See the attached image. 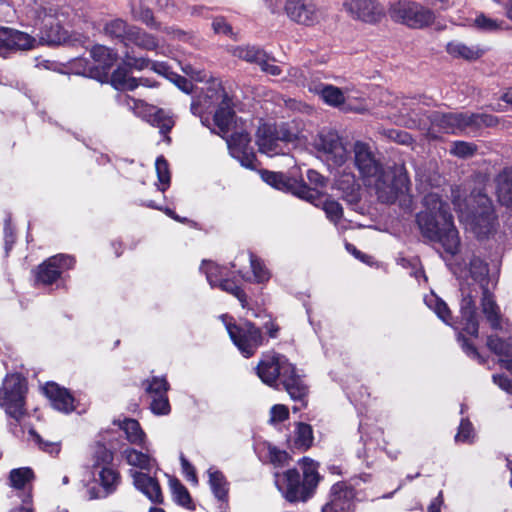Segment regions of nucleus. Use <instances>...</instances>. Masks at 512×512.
<instances>
[{"label":"nucleus","mask_w":512,"mask_h":512,"mask_svg":"<svg viewBox=\"0 0 512 512\" xmlns=\"http://www.w3.org/2000/svg\"><path fill=\"white\" fill-rule=\"evenodd\" d=\"M299 463L303 470V484L305 485L307 491L314 489L320 480L318 464L314 460L307 457L302 458Z\"/></svg>","instance_id":"40"},{"label":"nucleus","mask_w":512,"mask_h":512,"mask_svg":"<svg viewBox=\"0 0 512 512\" xmlns=\"http://www.w3.org/2000/svg\"><path fill=\"white\" fill-rule=\"evenodd\" d=\"M95 481L100 485L88 486L86 493L89 500L104 499L115 493L121 483L119 471L112 466H103L93 471Z\"/></svg>","instance_id":"19"},{"label":"nucleus","mask_w":512,"mask_h":512,"mask_svg":"<svg viewBox=\"0 0 512 512\" xmlns=\"http://www.w3.org/2000/svg\"><path fill=\"white\" fill-rule=\"evenodd\" d=\"M493 122V117L486 114L435 113L432 116V127L429 131V135L432 138H437L436 129L446 134H457L472 126H490Z\"/></svg>","instance_id":"10"},{"label":"nucleus","mask_w":512,"mask_h":512,"mask_svg":"<svg viewBox=\"0 0 512 512\" xmlns=\"http://www.w3.org/2000/svg\"><path fill=\"white\" fill-rule=\"evenodd\" d=\"M417 224L422 235L438 243L447 254L455 255L460 246L458 231L449 212L436 191L427 193L423 198V210L417 214Z\"/></svg>","instance_id":"3"},{"label":"nucleus","mask_w":512,"mask_h":512,"mask_svg":"<svg viewBox=\"0 0 512 512\" xmlns=\"http://www.w3.org/2000/svg\"><path fill=\"white\" fill-rule=\"evenodd\" d=\"M208 483L214 497L220 502H227L229 493V483L224 474L216 467H210L207 470Z\"/></svg>","instance_id":"31"},{"label":"nucleus","mask_w":512,"mask_h":512,"mask_svg":"<svg viewBox=\"0 0 512 512\" xmlns=\"http://www.w3.org/2000/svg\"><path fill=\"white\" fill-rule=\"evenodd\" d=\"M355 165L358 168L364 184L375 189L382 202H393L398 194L407 191L405 175L397 178L390 171H384L375 159L368 144L357 141L354 144Z\"/></svg>","instance_id":"4"},{"label":"nucleus","mask_w":512,"mask_h":512,"mask_svg":"<svg viewBox=\"0 0 512 512\" xmlns=\"http://www.w3.org/2000/svg\"><path fill=\"white\" fill-rule=\"evenodd\" d=\"M261 178L275 189L292 193L316 207L320 205L321 196L324 195L322 190L326 186V179L320 173L312 169L307 171V178L309 183L314 187H309L303 181L288 177L281 172L262 171Z\"/></svg>","instance_id":"7"},{"label":"nucleus","mask_w":512,"mask_h":512,"mask_svg":"<svg viewBox=\"0 0 512 512\" xmlns=\"http://www.w3.org/2000/svg\"><path fill=\"white\" fill-rule=\"evenodd\" d=\"M226 330L241 354L248 358L263 345L261 330L251 322H243L239 325L233 324L231 318L224 314L220 316Z\"/></svg>","instance_id":"11"},{"label":"nucleus","mask_w":512,"mask_h":512,"mask_svg":"<svg viewBox=\"0 0 512 512\" xmlns=\"http://www.w3.org/2000/svg\"><path fill=\"white\" fill-rule=\"evenodd\" d=\"M313 441L312 428L308 424L298 423L295 431L294 445L299 449H307Z\"/></svg>","instance_id":"48"},{"label":"nucleus","mask_w":512,"mask_h":512,"mask_svg":"<svg viewBox=\"0 0 512 512\" xmlns=\"http://www.w3.org/2000/svg\"><path fill=\"white\" fill-rule=\"evenodd\" d=\"M156 173L158 177V189L165 192L170 186V171L167 161L163 157H158L155 162Z\"/></svg>","instance_id":"51"},{"label":"nucleus","mask_w":512,"mask_h":512,"mask_svg":"<svg viewBox=\"0 0 512 512\" xmlns=\"http://www.w3.org/2000/svg\"><path fill=\"white\" fill-rule=\"evenodd\" d=\"M114 455L111 450L103 445H97L93 453V471L101 469L103 466H111Z\"/></svg>","instance_id":"52"},{"label":"nucleus","mask_w":512,"mask_h":512,"mask_svg":"<svg viewBox=\"0 0 512 512\" xmlns=\"http://www.w3.org/2000/svg\"><path fill=\"white\" fill-rule=\"evenodd\" d=\"M111 85L117 90H134L139 83L133 77L129 76L128 70L124 67H118L108 79Z\"/></svg>","instance_id":"39"},{"label":"nucleus","mask_w":512,"mask_h":512,"mask_svg":"<svg viewBox=\"0 0 512 512\" xmlns=\"http://www.w3.org/2000/svg\"><path fill=\"white\" fill-rule=\"evenodd\" d=\"M3 232H4L5 251L9 252L12 249V247L15 243V240H16L15 228L12 225L10 218H7L4 221Z\"/></svg>","instance_id":"56"},{"label":"nucleus","mask_w":512,"mask_h":512,"mask_svg":"<svg viewBox=\"0 0 512 512\" xmlns=\"http://www.w3.org/2000/svg\"><path fill=\"white\" fill-rule=\"evenodd\" d=\"M41 393L50 401L51 406L65 414L75 409L74 397L68 389L55 382H47L40 387Z\"/></svg>","instance_id":"24"},{"label":"nucleus","mask_w":512,"mask_h":512,"mask_svg":"<svg viewBox=\"0 0 512 512\" xmlns=\"http://www.w3.org/2000/svg\"><path fill=\"white\" fill-rule=\"evenodd\" d=\"M32 45L28 34L11 28H0V54L29 49Z\"/></svg>","instance_id":"26"},{"label":"nucleus","mask_w":512,"mask_h":512,"mask_svg":"<svg viewBox=\"0 0 512 512\" xmlns=\"http://www.w3.org/2000/svg\"><path fill=\"white\" fill-rule=\"evenodd\" d=\"M414 6V2L398 1L390 5L388 14L393 21L407 25Z\"/></svg>","instance_id":"45"},{"label":"nucleus","mask_w":512,"mask_h":512,"mask_svg":"<svg viewBox=\"0 0 512 512\" xmlns=\"http://www.w3.org/2000/svg\"><path fill=\"white\" fill-rule=\"evenodd\" d=\"M268 453L270 462L275 466H283L289 460V455L287 452L280 450L274 446L268 447Z\"/></svg>","instance_id":"57"},{"label":"nucleus","mask_w":512,"mask_h":512,"mask_svg":"<svg viewBox=\"0 0 512 512\" xmlns=\"http://www.w3.org/2000/svg\"><path fill=\"white\" fill-rule=\"evenodd\" d=\"M123 61L126 66L137 70H143L150 68L156 73L165 76L171 82H173L181 91L189 94L193 91L194 87L191 81L186 78L169 71V67L163 62H152L150 59L145 57H135L129 52H126L123 56Z\"/></svg>","instance_id":"16"},{"label":"nucleus","mask_w":512,"mask_h":512,"mask_svg":"<svg viewBox=\"0 0 512 512\" xmlns=\"http://www.w3.org/2000/svg\"><path fill=\"white\" fill-rule=\"evenodd\" d=\"M191 111L201 118L203 125H207L208 121L204 114L214 111L213 122L218 129L216 133L226 139L230 155L245 168H257V159L250 146L246 123L241 122L238 125L231 108V100L224 92L220 80L212 79L200 89V94L191 104Z\"/></svg>","instance_id":"2"},{"label":"nucleus","mask_w":512,"mask_h":512,"mask_svg":"<svg viewBox=\"0 0 512 512\" xmlns=\"http://www.w3.org/2000/svg\"><path fill=\"white\" fill-rule=\"evenodd\" d=\"M285 11L298 24L313 25L319 19L318 10L311 0H287Z\"/></svg>","instance_id":"25"},{"label":"nucleus","mask_w":512,"mask_h":512,"mask_svg":"<svg viewBox=\"0 0 512 512\" xmlns=\"http://www.w3.org/2000/svg\"><path fill=\"white\" fill-rule=\"evenodd\" d=\"M275 484L283 497L289 502L305 500L308 493L305 485L300 481V475L296 469H289L280 474L275 473Z\"/></svg>","instance_id":"21"},{"label":"nucleus","mask_w":512,"mask_h":512,"mask_svg":"<svg viewBox=\"0 0 512 512\" xmlns=\"http://www.w3.org/2000/svg\"><path fill=\"white\" fill-rule=\"evenodd\" d=\"M75 259L71 255L57 254L38 266L36 278L37 283L51 285L61 279L62 275L73 269Z\"/></svg>","instance_id":"17"},{"label":"nucleus","mask_w":512,"mask_h":512,"mask_svg":"<svg viewBox=\"0 0 512 512\" xmlns=\"http://www.w3.org/2000/svg\"><path fill=\"white\" fill-rule=\"evenodd\" d=\"M504 24V21L490 18L483 13L477 15L474 19V26L485 32L502 30L504 28Z\"/></svg>","instance_id":"50"},{"label":"nucleus","mask_w":512,"mask_h":512,"mask_svg":"<svg viewBox=\"0 0 512 512\" xmlns=\"http://www.w3.org/2000/svg\"><path fill=\"white\" fill-rule=\"evenodd\" d=\"M201 270L206 274L207 281L211 287H219L221 290L237 298L243 309L248 308L247 295L233 279L234 272L231 271V268L203 261Z\"/></svg>","instance_id":"13"},{"label":"nucleus","mask_w":512,"mask_h":512,"mask_svg":"<svg viewBox=\"0 0 512 512\" xmlns=\"http://www.w3.org/2000/svg\"><path fill=\"white\" fill-rule=\"evenodd\" d=\"M335 187L340 190L349 201H353L357 196L359 185L355 176L351 173H343L335 180Z\"/></svg>","instance_id":"42"},{"label":"nucleus","mask_w":512,"mask_h":512,"mask_svg":"<svg viewBox=\"0 0 512 512\" xmlns=\"http://www.w3.org/2000/svg\"><path fill=\"white\" fill-rule=\"evenodd\" d=\"M182 70L184 71L185 74L190 76L191 79L198 81V82H203L207 77V75L204 71H201V70L193 67L191 64L185 65L182 68Z\"/></svg>","instance_id":"64"},{"label":"nucleus","mask_w":512,"mask_h":512,"mask_svg":"<svg viewBox=\"0 0 512 512\" xmlns=\"http://www.w3.org/2000/svg\"><path fill=\"white\" fill-rule=\"evenodd\" d=\"M180 463H181L182 472H183L185 478L187 479V481H189L193 485H197L198 484V478H197V475H196L195 468L185 458V456L183 454H181V456H180Z\"/></svg>","instance_id":"58"},{"label":"nucleus","mask_w":512,"mask_h":512,"mask_svg":"<svg viewBox=\"0 0 512 512\" xmlns=\"http://www.w3.org/2000/svg\"><path fill=\"white\" fill-rule=\"evenodd\" d=\"M361 439L364 442L366 452L383 448L385 445L384 432L382 429L367 424H360Z\"/></svg>","instance_id":"34"},{"label":"nucleus","mask_w":512,"mask_h":512,"mask_svg":"<svg viewBox=\"0 0 512 512\" xmlns=\"http://www.w3.org/2000/svg\"><path fill=\"white\" fill-rule=\"evenodd\" d=\"M258 377L268 386L278 388V380L294 401L305 405L307 387L296 368L281 354L267 353L256 367Z\"/></svg>","instance_id":"5"},{"label":"nucleus","mask_w":512,"mask_h":512,"mask_svg":"<svg viewBox=\"0 0 512 512\" xmlns=\"http://www.w3.org/2000/svg\"><path fill=\"white\" fill-rule=\"evenodd\" d=\"M447 53L453 58H460L468 61L479 59L484 50L477 45H467L459 40H452L446 45Z\"/></svg>","instance_id":"30"},{"label":"nucleus","mask_w":512,"mask_h":512,"mask_svg":"<svg viewBox=\"0 0 512 512\" xmlns=\"http://www.w3.org/2000/svg\"><path fill=\"white\" fill-rule=\"evenodd\" d=\"M90 55L94 60V65L84 68L81 73L100 82H108L109 70L118 58L117 53L104 45H95L92 47Z\"/></svg>","instance_id":"18"},{"label":"nucleus","mask_w":512,"mask_h":512,"mask_svg":"<svg viewBox=\"0 0 512 512\" xmlns=\"http://www.w3.org/2000/svg\"><path fill=\"white\" fill-rule=\"evenodd\" d=\"M434 19V13L422 7L420 4L415 3L413 12L407 20V26L411 28H423L428 26Z\"/></svg>","instance_id":"43"},{"label":"nucleus","mask_w":512,"mask_h":512,"mask_svg":"<svg viewBox=\"0 0 512 512\" xmlns=\"http://www.w3.org/2000/svg\"><path fill=\"white\" fill-rule=\"evenodd\" d=\"M345 10L353 19L374 24L384 16V10L376 0H345Z\"/></svg>","instance_id":"23"},{"label":"nucleus","mask_w":512,"mask_h":512,"mask_svg":"<svg viewBox=\"0 0 512 512\" xmlns=\"http://www.w3.org/2000/svg\"><path fill=\"white\" fill-rule=\"evenodd\" d=\"M128 35L129 40L126 47L134 45L140 49L151 51L156 50L159 46V41L155 36L139 27L133 26Z\"/></svg>","instance_id":"35"},{"label":"nucleus","mask_w":512,"mask_h":512,"mask_svg":"<svg viewBox=\"0 0 512 512\" xmlns=\"http://www.w3.org/2000/svg\"><path fill=\"white\" fill-rule=\"evenodd\" d=\"M153 0H130V8L133 16L145 23L151 28L159 29V24L156 23L153 13L149 7Z\"/></svg>","instance_id":"36"},{"label":"nucleus","mask_w":512,"mask_h":512,"mask_svg":"<svg viewBox=\"0 0 512 512\" xmlns=\"http://www.w3.org/2000/svg\"><path fill=\"white\" fill-rule=\"evenodd\" d=\"M56 10L40 6L34 10V29L39 30L38 41L42 45H55L65 41L67 34Z\"/></svg>","instance_id":"12"},{"label":"nucleus","mask_w":512,"mask_h":512,"mask_svg":"<svg viewBox=\"0 0 512 512\" xmlns=\"http://www.w3.org/2000/svg\"><path fill=\"white\" fill-rule=\"evenodd\" d=\"M150 409L155 415H167L171 407L167 395L150 398Z\"/></svg>","instance_id":"54"},{"label":"nucleus","mask_w":512,"mask_h":512,"mask_svg":"<svg viewBox=\"0 0 512 512\" xmlns=\"http://www.w3.org/2000/svg\"><path fill=\"white\" fill-rule=\"evenodd\" d=\"M114 425L123 431L127 441L136 446H140L143 450L148 451L147 437L139 422L135 419L123 417L113 421Z\"/></svg>","instance_id":"29"},{"label":"nucleus","mask_w":512,"mask_h":512,"mask_svg":"<svg viewBox=\"0 0 512 512\" xmlns=\"http://www.w3.org/2000/svg\"><path fill=\"white\" fill-rule=\"evenodd\" d=\"M28 391L27 381L18 373L8 374L2 383L0 388V406L5 410L7 415L12 417L16 424L20 426V430L11 428L12 432L19 436L20 433L25 431L29 436H32V427L23 428L22 421L27 418L28 415L25 413V395Z\"/></svg>","instance_id":"8"},{"label":"nucleus","mask_w":512,"mask_h":512,"mask_svg":"<svg viewBox=\"0 0 512 512\" xmlns=\"http://www.w3.org/2000/svg\"><path fill=\"white\" fill-rule=\"evenodd\" d=\"M499 202L512 211V168H505L496 178Z\"/></svg>","instance_id":"32"},{"label":"nucleus","mask_w":512,"mask_h":512,"mask_svg":"<svg viewBox=\"0 0 512 512\" xmlns=\"http://www.w3.org/2000/svg\"><path fill=\"white\" fill-rule=\"evenodd\" d=\"M124 104L138 116L160 129L166 135L174 126L172 116L165 110L149 105L142 100H136L127 95L123 97Z\"/></svg>","instance_id":"14"},{"label":"nucleus","mask_w":512,"mask_h":512,"mask_svg":"<svg viewBox=\"0 0 512 512\" xmlns=\"http://www.w3.org/2000/svg\"><path fill=\"white\" fill-rule=\"evenodd\" d=\"M144 389L150 398L167 395L169 384L165 377L153 376L143 382Z\"/></svg>","instance_id":"47"},{"label":"nucleus","mask_w":512,"mask_h":512,"mask_svg":"<svg viewBox=\"0 0 512 512\" xmlns=\"http://www.w3.org/2000/svg\"><path fill=\"white\" fill-rule=\"evenodd\" d=\"M34 443L38 444L39 448L49 454H58L60 452V444L58 442L44 441L38 434L34 432Z\"/></svg>","instance_id":"60"},{"label":"nucleus","mask_w":512,"mask_h":512,"mask_svg":"<svg viewBox=\"0 0 512 512\" xmlns=\"http://www.w3.org/2000/svg\"><path fill=\"white\" fill-rule=\"evenodd\" d=\"M493 382L503 391L512 394V380L505 374H495L492 377Z\"/></svg>","instance_id":"63"},{"label":"nucleus","mask_w":512,"mask_h":512,"mask_svg":"<svg viewBox=\"0 0 512 512\" xmlns=\"http://www.w3.org/2000/svg\"><path fill=\"white\" fill-rule=\"evenodd\" d=\"M319 206L322 207L327 218L333 223L337 224L338 221L341 220L343 210L338 202L330 200L329 198L325 197V195H322Z\"/></svg>","instance_id":"49"},{"label":"nucleus","mask_w":512,"mask_h":512,"mask_svg":"<svg viewBox=\"0 0 512 512\" xmlns=\"http://www.w3.org/2000/svg\"><path fill=\"white\" fill-rule=\"evenodd\" d=\"M121 455L128 465L141 470H150L155 463L149 448L148 451L144 450L143 452L132 447H127L122 451Z\"/></svg>","instance_id":"33"},{"label":"nucleus","mask_w":512,"mask_h":512,"mask_svg":"<svg viewBox=\"0 0 512 512\" xmlns=\"http://www.w3.org/2000/svg\"><path fill=\"white\" fill-rule=\"evenodd\" d=\"M452 271L460 280V319L457 325L452 321L447 304L433 292L425 296V304L444 323L452 326L455 330H460L458 341L464 352L471 358L480 359L477 349L465 337V334L475 338L478 336L479 323L476 302L480 299L482 313L491 328L499 331L505 330L508 333L507 337L489 336L487 347L499 357L501 366L512 374V325L503 318L491 292L495 283L488 276V265L474 256L469 262V267L456 265Z\"/></svg>","instance_id":"1"},{"label":"nucleus","mask_w":512,"mask_h":512,"mask_svg":"<svg viewBox=\"0 0 512 512\" xmlns=\"http://www.w3.org/2000/svg\"><path fill=\"white\" fill-rule=\"evenodd\" d=\"M169 488L171 490L173 500L178 505L187 509H193L192 499L187 488L177 478H169Z\"/></svg>","instance_id":"41"},{"label":"nucleus","mask_w":512,"mask_h":512,"mask_svg":"<svg viewBox=\"0 0 512 512\" xmlns=\"http://www.w3.org/2000/svg\"><path fill=\"white\" fill-rule=\"evenodd\" d=\"M262 71L272 76H278L281 74V68L274 63L273 59H270L267 54L259 64Z\"/></svg>","instance_id":"62"},{"label":"nucleus","mask_w":512,"mask_h":512,"mask_svg":"<svg viewBox=\"0 0 512 512\" xmlns=\"http://www.w3.org/2000/svg\"><path fill=\"white\" fill-rule=\"evenodd\" d=\"M32 480V470L28 467L15 468L9 473V486L16 490L26 487Z\"/></svg>","instance_id":"46"},{"label":"nucleus","mask_w":512,"mask_h":512,"mask_svg":"<svg viewBox=\"0 0 512 512\" xmlns=\"http://www.w3.org/2000/svg\"><path fill=\"white\" fill-rule=\"evenodd\" d=\"M301 129L296 123H263L256 132L259 152L269 157L284 154L287 144L300 138Z\"/></svg>","instance_id":"9"},{"label":"nucleus","mask_w":512,"mask_h":512,"mask_svg":"<svg viewBox=\"0 0 512 512\" xmlns=\"http://www.w3.org/2000/svg\"><path fill=\"white\" fill-rule=\"evenodd\" d=\"M249 262L252 271V278L245 277V275H241V277L246 281L256 284H266L271 278V272L265 265L264 261L250 254Z\"/></svg>","instance_id":"38"},{"label":"nucleus","mask_w":512,"mask_h":512,"mask_svg":"<svg viewBox=\"0 0 512 512\" xmlns=\"http://www.w3.org/2000/svg\"><path fill=\"white\" fill-rule=\"evenodd\" d=\"M315 148L335 166H342L349 157L347 147L336 132H321L315 140Z\"/></svg>","instance_id":"20"},{"label":"nucleus","mask_w":512,"mask_h":512,"mask_svg":"<svg viewBox=\"0 0 512 512\" xmlns=\"http://www.w3.org/2000/svg\"><path fill=\"white\" fill-rule=\"evenodd\" d=\"M355 491L344 482L334 484L330 492V500L326 503L322 512H354Z\"/></svg>","instance_id":"22"},{"label":"nucleus","mask_w":512,"mask_h":512,"mask_svg":"<svg viewBox=\"0 0 512 512\" xmlns=\"http://www.w3.org/2000/svg\"><path fill=\"white\" fill-rule=\"evenodd\" d=\"M309 89L318 94L327 105L334 107L344 105L349 99L360 98L356 96L351 89L347 88L345 91H342L340 88L333 85L319 84L314 88L309 86Z\"/></svg>","instance_id":"28"},{"label":"nucleus","mask_w":512,"mask_h":512,"mask_svg":"<svg viewBox=\"0 0 512 512\" xmlns=\"http://www.w3.org/2000/svg\"><path fill=\"white\" fill-rule=\"evenodd\" d=\"M475 149L476 147L469 142L456 141L452 144L450 152L457 157L465 158L473 155Z\"/></svg>","instance_id":"55"},{"label":"nucleus","mask_w":512,"mask_h":512,"mask_svg":"<svg viewBox=\"0 0 512 512\" xmlns=\"http://www.w3.org/2000/svg\"><path fill=\"white\" fill-rule=\"evenodd\" d=\"M452 201L459 213L460 221L476 237L485 238L495 231L496 217L491 202L485 195H478V207L475 210L470 209V205L475 202V199L473 197L462 199L459 188L452 190Z\"/></svg>","instance_id":"6"},{"label":"nucleus","mask_w":512,"mask_h":512,"mask_svg":"<svg viewBox=\"0 0 512 512\" xmlns=\"http://www.w3.org/2000/svg\"><path fill=\"white\" fill-rule=\"evenodd\" d=\"M132 28V25H129L122 19H113L106 23L104 32L109 37L117 39L126 47L129 40L128 34Z\"/></svg>","instance_id":"37"},{"label":"nucleus","mask_w":512,"mask_h":512,"mask_svg":"<svg viewBox=\"0 0 512 512\" xmlns=\"http://www.w3.org/2000/svg\"><path fill=\"white\" fill-rule=\"evenodd\" d=\"M382 102L390 107L387 117L394 123L409 128L416 127L420 124L418 114L415 113V100L402 99L386 93L383 95Z\"/></svg>","instance_id":"15"},{"label":"nucleus","mask_w":512,"mask_h":512,"mask_svg":"<svg viewBox=\"0 0 512 512\" xmlns=\"http://www.w3.org/2000/svg\"><path fill=\"white\" fill-rule=\"evenodd\" d=\"M475 436L472 424L467 419H462L458 432L455 436L456 442L470 443Z\"/></svg>","instance_id":"53"},{"label":"nucleus","mask_w":512,"mask_h":512,"mask_svg":"<svg viewBox=\"0 0 512 512\" xmlns=\"http://www.w3.org/2000/svg\"><path fill=\"white\" fill-rule=\"evenodd\" d=\"M288 415V408L285 405L276 404L270 410V421L282 422L288 418Z\"/></svg>","instance_id":"61"},{"label":"nucleus","mask_w":512,"mask_h":512,"mask_svg":"<svg viewBox=\"0 0 512 512\" xmlns=\"http://www.w3.org/2000/svg\"><path fill=\"white\" fill-rule=\"evenodd\" d=\"M234 57L245 60L249 63L260 64L266 53L254 46H236L230 50Z\"/></svg>","instance_id":"44"},{"label":"nucleus","mask_w":512,"mask_h":512,"mask_svg":"<svg viewBox=\"0 0 512 512\" xmlns=\"http://www.w3.org/2000/svg\"><path fill=\"white\" fill-rule=\"evenodd\" d=\"M288 80L297 85L306 86L307 84V70L303 68L292 67L288 71Z\"/></svg>","instance_id":"59"},{"label":"nucleus","mask_w":512,"mask_h":512,"mask_svg":"<svg viewBox=\"0 0 512 512\" xmlns=\"http://www.w3.org/2000/svg\"><path fill=\"white\" fill-rule=\"evenodd\" d=\"M129 475L133 479L134 487L145 495L152 503H163V494L156 478L136 470H130Z\"/></svg>","instance_id":"27"}]
</instances>
